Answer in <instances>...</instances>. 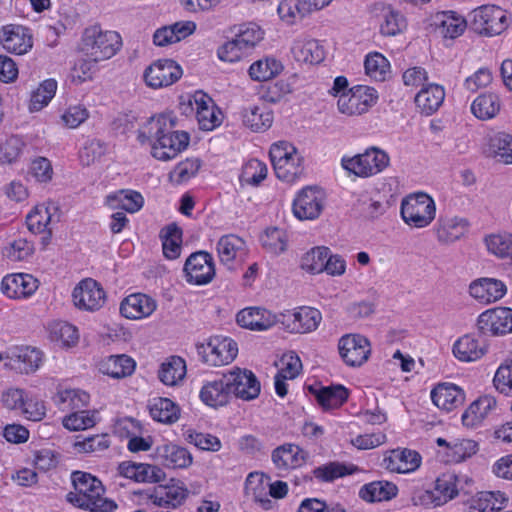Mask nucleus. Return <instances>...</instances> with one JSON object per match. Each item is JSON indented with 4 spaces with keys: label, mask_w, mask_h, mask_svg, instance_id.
<instances>
[{
    "label": "nucleus",
    "mask_w": 512,
    "mask_h": 512,
    "mask_svg": "<svg viewBox=\"0 0 512 512\" xmlns=\"http://www.w3.org/2000/svg\"><path fill=\"white\" fill-rule=\"evenodd\" d=\"M174 121L166 115L151 117L138 131L140 143L151 144L152 156L158 160L168 161L185 150L190 136L187 132L174 130Z\"/></svg>",
    "instance_id": "nucleus-1"
},
{
    "label": "nucleus",
    "mask_w": 512,
    "mask_h": 512,
    "mask_svg": "<svg viewBox=\"0 0 512 512\" xmlns=\"http://www.w3.org/2000/svg\"><path fill=\"white\" fill-rule=\"evenodd\" d=\"M75 492L67 494V500L74 506L91 512H113L117 504L104 498V486L102 482L82 471H74L71 475Z\"/></svg>",
    "instance_id": "nucleus-2"
},
{
    "label": "nucleus",
    "mask_w": 512,
    "mask_h": 512,
    "mask_svg": "<svg viewBox=\"0 0 512 512\" xmlns=\"http://www.w3.org/2000/svg\"><path fill=\"white\" fill-rule=\"evenodd\" d=\"M122 47V38L116 31L104 30L99 25L87 27L81 37L80 51L94 61L114 57Z\"/></svg>",
    "instance_id": "nucleus-3"
},
{
    "label": "nucleus",
    "mask_w": 512,
    "mask_h": 512,
    "mask_svg": "<svg viewBox=\"0 0 512 512\" xmlns=\"http://www.w3.org/2000/svg\"><path fill=\"white\" fill-rule=\"evenodd\" d=\"M269 155L278 179L292 183L303 175V157L292 144L286 141L274 143Z\"/></svg>",
    "instance_id": "nucleus-4"
},
{
    "label": "nucleus",
    "mask_w": 512,
    "mask_h": 512,
    "mask_svg": "<svg viewBox=\"0 0 512 512\" xmlns=\"http://www.w3.org/2000/svg\"><path fill=\"white\" fill-rule=\"evenodd\" d=\"M434 200L426 193L407 196L401 203V216L406 224L415 228L427 227L435 218Z\"/></svg>",
    "instance_id": "nucleus-5"
},
{
    "label": "nucleus",
    "mask_w": 512,
    "mask_h": 512,
    "mask_svg": "<svg viewBox=\"0 0 512 512\" xmlns=\"http://www.w3.org/2000/svg\"><path fill=\"white\" fill-rule=\"evenodd\" d=\"M509 24L508 13L496 5H483L471 12V25L480 35H500Z\"/></svg>",
    "instance_id": "nucleus-6"
},
{
    "label": "nucleus",
    "mask_w": 512,
    "mask_h": 512,
    "mask_svg": "<svg viewBox=\"0 0 512 512\" xmlns=\"http://www.w3.org/2000/svg\"><path fill=\"white\" fill-rule=\"evenodd\" d=\"M197 353L202 361L211 366H222L231 363L238 353L237 343L228 337L213 336L206 343L196 345Z\"/></svg>",
    "instance_id": "nucleus-7"
},
{
    "label": "nucleus",
    "mask_w": 512,
    "mask_h": 512,
    "mask_svg": "<svg viewBox=\"0 0 512 512\" xmlns=\"http://www.w3.org/2000/svg\"><path fill=\"white\" fill-rule=\"evenodd\" d=\"M378 100L377 91L369 86L356 85L347 93L339 96L338 110L347 116H358L366 113Z\"/></svg>",
    "instance_id": "nucleus-8"
},
{
    "label": "nucleus",
    "mask_w": 512,
    "mask_h": 512,
    "mask_svg": "<svg viewBox=\"0 0 512 512\" xmlns=\"http://www.w3.org/2000/svg\"><path fill=\"white\" fill-rule=\"evenodd\" d=\"M476 326L481 335L500 336L512 333V308L488 309L478 316Z\"/></svg>",
    "instance_id": "nucleus-9"
},
{
    "label": "nucleus",
    "mask_w": 512,
    "mask_h": 512,
    "mask_svg": "<svg viewBox=\"0 0 512 512\" xmlns=\"http://www.w3.org/2000/svg\"><path fill=\"white\" fill-rule=\"evenodd\" d=\"M74 305L84 311L99 310L106 301V294L101 285L92 278L80 281L73 290Z\"/></svg>",
    "instance_id": "nucleus-10"
},
{
    "label": "nucleus",
    "mask_w": 512,
    "mask_h": 512,
    "mask_svg": "<svg viewBox=\"0 0 512 512\" xmlns=\"http://www.w3.org/2000/svg\"><path fill=\"white\" fill-rule=\"evenodd\" d=\"M186 280L190 284L205 285L215 276L213 257L206 251L192 253L184 265Z\"/></svg>",
    "instance_id": "nucleus-11"
},
{
    "label": "nucleus",
    "mask_w": 512,
    "mask_h": 512,
    "mask_svg": "<svg viewBox=\"0 0 512 512\" xmlns=\"http://www.w3.org/2000/svg\"><path fill=\"white\" fill-rule=\"evenodd\" d=\"M182 68L171 59L157 60L144 71L145 83L154 89L172 85L182 76Z\"/></svg>",
    "instance_id": "nucleus-12"
},
{
    "label": "nucleus",
    "mask_w": 512,
    "mask_h": 512,
    "mask_svg": "<svg viewBox=\"0 0 512 512\" xmlns=\"http://www.w3.org/2000/svg\"><path fill=\"white\" fill-rule=\"evenodd\" d=\"M339 354L351 367L361 366L371 353L369 340L360 334H346L338 343Z\"/></svg>",
    "instance_id": "nucleus-13"
},
{
    "label": "nucleus",
    "mask_w": 512,
    "mask_h": 512,
    "mask_svg": "<svg viewBox=\"0 0 512 512\" xmlns=\"http://www.w3.org/2000/svg\"><path fill=\"white\" fill-rule=\"evenodd\" d=\"M324 207V195L313 186L303 188L293 201V213L300 220H313L319 217Z\"/></svg>",
    "instance_id": "nucleus-14"
},
{
    "label": "nucleus",
    "mask_w": 512,
    "mask_h": 512,
    "mask_svg": "<svg viewBox=\"0 0 512 512\" xmlns=\"http://www.w3.org/2000/svg\"><path fill=\"white\" fill-rule=\"evenodd\" d=\"M279 321L291 333H308L317 329L322 316L319 310L311 307H301L294 312L280 315Z\"/></svg>",
    "instance_id": "nucleus-15"
},
{
    "label": "nucleus",
    "mask_w": 512,
    "mask_h": 512,
    "mask_svg": "<svg viewBox=\"0 0 512 512\" xmlns=\"http://www.w3.org/2000/svg\"><path fill=\"white\" fill-rule=\"evenodd\" d=\"M230 393L242 400L255 399L260 393V382L249 370L236 368L226 374Z\"/></svg>",
    "instance_id": "nucleus-16"
},
{
    "label": "nucleus",
    "mask_w": 512,
    "mask_h": 512,
    "mask_svg": "<svg viewBox=\"0 0 512 512\" xmlns=\"http://www.w3.org/2000/svg\"><path fill=\"white\" fill-rule=\"evenodd\" d=\"M216 250L220 262L230 270L241 264L247 255L246 242L234 234L222 236L217 242Z\"/></svg>",
    "instance_id": "nucleus-17"
},
{
    "label": "nucleus",
    "mask_w": 512,
    "mask_h": 512,
    "mask_svg": "<svg viewBox=\"0 0 512 512\" xmlns=\"http://www.w3.org/2000/svg\"><path fill=\"white\" fill-rule=\"evenodd\" d=\"M507 293L506 284L499 279L482 277L469 285V294L481 304H491L502 299Z\"/></svg>",
    "instance_id": "nucleus-18"
},
{
    "label": "nucleus",
    "mask_w": 512,
    "mask_h": 512,
    "mask_svg": "<svg viewBox=\"0 0 512 512\" xmlns=\"http://www.w3.org/2000/svg\"><path fill=\"white\" fill-rule=\"evenodd\" d=\"M139 494L145 495L156 506L175 509L185 501L188 496V490L183 486L177 485L158 486Z\"/></svg>",
    "instance_id": "nucleus-19"
},
{
    "label": "nucleus",
    "mask_w": 512,
    "mask_h": 512,
    "mask_svg": "<svg viewBox=\"0 0 512 512\" xmlns=\"http://www.w3.org/2000/svg\"><path fill=\"white\" fill-rule=\"evenodd\" d=\"M421 456L410 449H394L386 455L382 466L390 472L410 473L419 468Z\"/></svg>",
    "instance_id": "nucleus-20"
},
{
    "label": "nucleus",
    "mask_w": 512,
    "mask_h": 512,
    "mask_svg": "<svg viewBox=\"0 0 512 512\" xmlns=\"http://www.w3.org/2000/svg\"><path fill=\"white\" fill-rule=\"evenodd\" d=\"M38 288V281L30 274H12L2 279L1 291L9 298L19 299L32 295Z\"/></svg>",
    "instance_id": "nucleus-21"
},
{
    "label": "nucleus",
    "mask_w": 512,
    "mask_h": 512,
    "mask_svg": "<svg viewBox=\"0 0 512 512\" xmlns=\"http://www.w3.org/2000/svg\"><path fill=\"white\" fill-rule=\"evenodd\" d=\"M432 25L442 38L453 40L464 33L467 22L453 11H441L432 17Z\"/></svg>",
    "instance_id": "nucleus-22"
},
{
    "label": "nucleus",
    "mask_w": 512,
    "mask_h": 512,
    "mask_svg": "<svg viewBox=\"0 0 512 512\" xmlns=\"http://www.w3.org/2000/svg\"><path fill=\"white\" fill-rule=\"evenodd\" d=\"M57 208L51 204L37 205L26 217V224L28 229L34 234H44L42 237L43 245H47L51 239L52 231L49 227L52 222V211Z\"/></svg>",
    "instance_id": "nucleus-23"
},
{
    "label": "nucleus",
    "mask_w": 512,
    "mask_h": 512,
    "mask_svg": "<svg viewBox=\"0 0 512 512\" xmlns=\"http://www.w3.org/2000/svg\"><path fill=\"white\" fill-rule=\"evenodd\" d=\"M196 118L202 130L211 131L221 124V111L213 100L204 93L194 96Z\"/></svg>",
    "instance_id": "nucleus-24"
},
{
    "label": "nucleus",
    "mask_w": 512,
    "mask_h": 512,
    "mask_svg": "<svg viewBox=\"0 0 512 512\" xmlns=\"http://www.w3.org/2000/svg\"><path fill=\"white\" fill-rule=\"evenodd\" d=\"M156 309V302L146 294L135 293L127 296L120 304V313L127 319H141L150 316Z\"/></svg>",
    "instance_id": "nucleus-25"
},
{
    "label": "nucleus",
    "mask_w": 512,
    "mask_h": 512,
    "mask_svg": "<svg viewBox=\"0 0 512 512\" xmlns=\"http://www.w3.org/2000/svg\"><path fill=\"white\" fill-rule=\"evenodd\" d=\"M432 402L445 411H452L465 400L464 391L452 383H440L431 391Z\"/></svg>",
    "instance_id": "nucleus-26"
},
{
    "label": "nucleus",
    "mask_w": 512,
    "mask_h": 512,
    "mask_svg": "<svg viewBox=\"0 0 512 512\" xmlns=\"http://www.w3.org/2000/svg\"><path fill=\"white\" fill-rule=\"evenodd\" d=\"M237 323L250 330L264 331L279 321L270 311L262 308H245L238 312Z\"/></svg>",
    "instance_id": "nucleus-27"
},
{
    "label": "nucleus",
    "mask_w": 512,
    "mask_h": 512,
    "mask_svg": "<svg viewBox=\"0 0 512 512\" xmlns=\"http://www.w3.org/2000/svg\"><path fill=\"white\" fill-rule=\"evenodd\" d=\"M468 221L460 217H440L435 228L437 240L451 244L461 239L468 231Z\"/></svg>",
    "instance_id": "nucleus-28"
},
{
    "label": "nucleus",
    "mask_w": 512,
    "mask_h": 512,
    "mask_svg": "<svg viewBox=\"0 0 512 512\" xmlns=\"http://www.w3.org/2000/svg\"><path fill=\"white\" fill-rule=\"evenodd\" d=\"M226 374L221 378L206 382L200 391V399L208 406L218 408L228 404L231 393Z\"/></svg>",
    "instance_id": "nucleus-29"
},
{
    "label": "nucleus",
    "mask_w": 512,
    "mask_h": 512,
    "mask_svg": "<svg viewBox=\"0 0 512 512\" xmlns=\"http://www.w3.org/2000/svg\"><path fill=\"white\" fill-rule=\"evenodd\" d=\"M452 351L459 361L473 362L486 354L487 345L484 342H480L472 334H466L453 344Z\"/></svg>",
    "instance_id": "nucleus-30"
},
{
    "label": "nucleus",
    "mask_w": 512,
    "mask_h": 512,
    "mask_svg": "<svg viewBox=\"0 0 512 512\" xmlns=\"http://www.w3.org/2000/svg\"><path fill=\"white\" fill-rule=\"evenodd\" d=\"M157 456L164 466L173 469L187 468L193 462L192 455L186 448L173 443L159 446Z\"/></svg>",
    "instance_id": "nucleus-31"
},
{
    "label": "nucleus",
    "mask_w": 512,
    "mask_h": 512,
    "mask_svg": "<svg viewBox=\"0 0 512 512\" xmlns=\"http://www.w3.org/2000/svg\"><path fill=\"white\" fill-rule=\"evenodd\" d=\"M195 29L196 24L193 21L176 22L157 29L153 35V42L157 46H167L191 35Z\"/></svg>",
    "instance_id": "nucleus-32"
},
{
    "label": "nucleus",
    "mask_w": 512,
    "mask_h": 512,
    "mask_svg": "<svg viewBox=\"0 0 512 512\" xmlns=\"http://www.w3.org/2000/svg\"><path fill=\"white\" fill-rule=\"evenodd\" d=\"M496 404V399L493 396L479 397L463 413V425L470 428L478 426L496 408Z\"/></svg>",
    "instance_id": "nucleus-33"
},
{
    "label": "nucleus",
    "mask_w": 512,
    "mask_h": 512,
    "mask_svg": "<svg viewBox=\"0 0 512 512\" xmlns=\"http://www.w3.org/2000/svg\"><path fill=\"white\" fill-rule=\"evenodd\" d=\"M272 461L280 470H288L301 466L305 462V453L297 445L284 444L272 452Z\"/></svg>",
    "instance_id": "nucleus-34"
},
{
    "label": "nucleus",
    "mask_w": 512,
    "mask_h": 512,
    "mask_svg": "<svg viewBox=\"0 0 512 512\" xmlns=\"http://www.w3.org/2000/svg\"><path fill=\"white\" fill-rule=\"evenodd\" d=\"M292 55L297 62L317 64L324 59V51L317 40L297 39L291 48Z\"/></svg>",
    "instance_id": "nucleus-35"
},
{
    "label": "nucleus",
    "mask_w": 512,
    "mask_h": 512,
    "mask_svg": "<svg viewBox=\"0 0 512 512\" xmlns=\"http://www.w3.org/2000/svg\"><path fill=\"white\" fill-rule=\"evenodd\" d=\"M106 205L115 210L121 209L129 213L139 211L144 204L143 196L134 190H119L109 194L105 199Z\"/></svg>",
    "instance_id": "nucleus-36"
},
{
    "label": "nucleus",
    "mask_w": 512,
    "mask_h": 512,
    "mask_svg": "<svg viewBox=\"0 0 512 512\" xmlns=\"http://www.w3.org/2000/svg\"><path fill=\"white\" fill-rule=\"evenodd\" d=\"M445 98L444 88L437 84L423 87L415 96V104L426 115L439 109Z\"/></svg>",
    "instance_id": "nucleus-37"
},
{
    "label": "nucleus",
    "mask_w": 512,
    "mask_h": 512,
    "mask_svg": "<svg viewBox=\"0 0 512 512\" xmlns=\"http://www.w3.org/2000/svg\"><path fill=\"white\" fill-rule=\"evenodd\" d=\"M2 45L9 53L22 55L32 48V37L26 28L16 26L4 31Z\"/></svg>",
    "instance_id": "nucleus-38"
},
{
    "label": "nucleus",
    "mask_w": 512,
    "mask_h": 512,
    "mask_svg": "<svg viewBox=\"0 0 512 512\" xmlns=\"http://www.w3.org/2000/svg\"><path fill=\"white\" fill-rule=\"evenodd\" d=\"M12 365L23 373L36 371L42 362V353L31 347H16L11 350Z\"/></svg>",
    "instance_id": "nucleus-39"
},
{
    "label": "nucleus",
    "mask_w": 512,
    "mask_h": 512,
    "mask_svg": "<svg viewBox=\"0 0 512 512\" xmlns=\"http://www.w3.org/2000/svg\"><path fill=\"white\" fill-rule=\"evenodd\" d=\"M397 486L389 481H374L364 485L359 496L367 502L389 501L397 495Z\"/></svg>",
    "instance_id": "nucleus-40"
},
{
    "label": "nucleus",
    "mask_w": 512,
    "mask_h": 512,
    "mask_svg": "<svg viewBox=\"0 0 512 512\" xmlns=\"http://www.w3.org/2000/svg\"><path fill=\"white\" fill-rule=\"evenodd\" d=\"M243 123L254 132H263L273 123V112L266 107L251 106L242 113Z\"/></svg>",
    "instance_id": "nucleus-41"
},
{
    "label": "nucleus",
    "mask_w": 512,
    "mask_h": 512,
    "mask_svg": "<svg viewBox=\"0 0 512 512\" xmlns=\"http://www.w3.org/2000/svg\"><path fill=\"white\" fill-rule=\"evenodd\" d=\"M135 361L127 355H113L104 360L100 371L113 378H123L133 373Z\"/></svg>",
    "instance_id": "nucleus-42"
},
{
    "label": "nucleus",
    "mask_w": 512,
    "mask_h": 512,
    "mask_svg": "<svg viewBox=\"0 0 512 512\" xmlns=\"http://www.w3.org/2000/svg\"><path fill=\"white\" fill-rule=\"evenodd\" d=\"M310 390L315 394L319 405L325 409H335L343 405L348 398V390L342 385L323 387L319 390Z\"/></svg>",
    "instance_id": "nucleus-43"
},
{
    "label": "nucleus",
    "mask_w": 512,
    "mask_h": 512,
    "mask_svg": "<svg viewBox=\"0 0 512 512\" xmlns=\"http://www.w3.org/2000/svg\"><path fill=\"white\" fill-rule=\"evenodd\" d=\"M163 254L167 259L173 260L180 256L182 244V230L175 223L164 227L160 232Z\"/></svg>",
    "instance_id": "nucleus-44"
},
{
    "label": "nucleus",
    "mask_w": 512,
    "mask_h": 512,
    "mask_svg": "<svg viewBox=\"0 0 512 512\" xmlns=\"http://www.w3.org/2000/svg\"><path fill=\"white\" fill-rule=\"evenodd\" d=\"M487 251L500 259L512 258V233L499 232L486 235L483 239Z\"/></svg>",
    "instance_id": "nucleus-45"
},
{
    "label": "nucleus",
    "mask_w": 512,
    "mask_h": 512,
    "mask_svg": "<svg viewBox=\"0 0 512 512\" xmlns=\"http://www.w3.org/2000/svg\"><path fill=\"white\" fill-rule=\"evenodd\" d=\"M186 374L185 361L179 356H171L162 363L159 379L168 386L176 385Z\"/></svg>",
    "instance_id": "nucleus-46"
},
{
    "label": "nucleus",
    "mask_w": 512,
    "mask_h": 512,
    "mask_svg": "<svg viewBox=\"0 0 512 512\" xmlns=\"http://www.w3.org/2000/svg\"><path fill=\"white\" fill-rule=\"evenodd\" d=\"M149 411L154 420L162 423H174L179 418L177 405L168 398H154Z\"/></svg>",
    "instance_id": "nucleus-47"
},
{
    "label": "nucleus",
    "mask_w": 512,
    "mask_h": 512,
    "mask_svg": "<svg viewBox=\"0 0 512 512\" xmlns=\"http://www.w3.org/2000/svg\"><path fill=\"white\" fill-rule=\"evenodd\" d=\"M358 470L353 464H344L340 462H329L313 470V475L321 482H332L346 475H351Z\"/></svg>",
    "instance_id": "nucleus-48"
},
{
    "label": "nucleus",
    "mask_w": 512,
    "mask_h": 512,
    "mask_svg": "<svg viewBox=\"0 0 512 512\" xmlns=\"http://www.w3.org/2000/svg\"><path fill=\"white\" fill-rule=\"evenodd\" d=\"M90 396L79 389H65L57 393L56 402L63 411L82 410L87 407Z\"/></svg>",
    "instance_id": "nucleus-49"
},
{
    "label": "nucleus",
    "mask_w": 512,
    "mask_h": 512,
    "mask_svg": "<svg viewBox=\"0 0 512 512\" xmlns=\"http://www.w3.org/2000/svg\"><path fill=\"white\" fill-rule=\"evenodd\" d=\"M48 331L50 339L63 346H73L79 339L77 328L65 321H53L49 324Z\"/></svg>",
    "instance_id": "nucleus-50"
},
{
    "label": "nucleus",
    "mask_w": 512,
    "mask_h": 512,
    "mask_svg": "<svg viewBox=\"0 0 512 512\" xmlns=\"http://www.w3.org/2000/svg\"><path fill=\"white\" fill-rule=\"evenodd\" d=\"M99 421L97 410H77L63 418V426L71 431L85 430Z\"/></svg>",
    "instance_id": "nucleus-51"
},
{
    "label": "nucleus",
    "mask_w": 512,
    "mask_h": 512,
    "mask_svg": "<svg viewBox=\"0 0 512 512\" xmlns=\"http://www.w3.org/2000/svg\"><path fill=\"white\" fill-rule=\"evenodd\" d=\"M499 109V98L493 93L479 95L471 105L472 113L482 120L493 118Z\"/></svg>",
    "instance_id": "nucleus-52"
},
{
    "label": "nucleus",
    "mask_w": 512,
    "mask_h": 512,
    "mask_svg": "<svg viewBox=\"0 0 512 512\" xmlns=\"http://www.w3.org/2000/svg\"><path fill=\"white\" fill-rule=\"evenodd\" d=\"M478 451V443L471 439H455L448 445L447 461L460 463L472 457Z\"/></svg>",
    "instance_id": "nucleus-53"
},
{
    "label": "nucleus",
    "mask_w": 512,
    "mask_h": 512,
    "mask_svg": "<svg viewBox=\"0 0 512 512\" xmlns=\"http://www.w3.org/2000/svg\"><path fill=\"white\" fill-rule=\"evenodd\" d=\"M283 69L281 62L274 58H265L254 62L249 75L255 81H267L278 75Z\"/></svg>",
    "instance_id": "nucleus-54"
},
{
    "label": "nucleus",
    "mask_w": 512,
    "mask_h": 512,
    "mask_svg": "<svg viewBox=\"0 0 512 512\" xmlns=\"http://www.w3.org/2000/svg\"><path fill=\"white\" fill-rule=\"evenodd\" d=\"M330 249L325 246H318L306 252L302 258L300 266L303 270L310 274H320L325 269V258L328 256Z\"/></svg>",
    "instance_id": "nucleus-55"
},
{
    "label": "nucleus",
    "mask_w": 512,
    "mask_h": 512,
    "mask_svg": "<svg viewBox=\"0 0 512 512\" xmlns=\"http://www.w3.org/2000/svg\"><path fill=\"white\" fill-rule=\"evenodd\" d=\"M57 90V82L54 79H47L44 80L39 87L32 92L30 103H29V110L34 111H40L43 109L48 103L51 101V99L55 96Z\"/></svg>",
    "instance_id": "nucleus-56"
},
{
    "label": "nucleus",
    "mask_w": 512,
    "mask_h": 512,
    "mask_svg": "<svg viewBox=\"0 0 512 512\" xmlns=\"http://www.w3.org/2000/svg\"><path fill=\"white\" fill-rule=\"evenodd\" d=\"M304 7L303 0H283L279 3L277 12L281 20L292 25L309 14Z\"/></svg>",
    "instance_id": "nucleus-57"
},
{
    "label": "nucleus",
    "mask_w": 512,
    "mask_h": 512,
    "mask_svg": "<svg viewBox=\"0 0 512 512\" xmlns=\"http://www.w3.org/2000/svg\"><path fill=\"white\" fill-rule=\"evenodd\" d=\"M366 74L376 81H384L390 72L388 60L380 53H371L364 62Z\"/></svg>",
    "instance_id": "nucleus-58"
},
{
    "label": "nucleus",
    "mask_w": 512,
    "mask_h": 512,
    "mask_svg": "<svg viewBox=\"0 0 512 512\" xmlns=\"http://www.w3.org/2000/svg\"><path fill=\"white\" fill-rule=\"evenodd\" d=\"M260 241L268 252L276 255L284 252L287 247L285 231L276 227L268 228L261 236Z\"/></svg>",
    "instance_id": "nucleus-59"
},
{
    "label": "nucleus",
    "mask_w": 512,
    "mask_h": 512,
    "mask_svg": "<svg viewBox=\"0 0 512 512\" xmlns=\"http://www.w3.org/2000/svg\"><path fill=\"white\" fill-rule=\"evenodd\" d=\"M199 168L200 162L198 159L187 158L175 166L170 172L169 177L174 183L181 184L195 176Z\"/></svg>",
    "instance_id": "nucleus-60"
},
{
    "label": "nucleus",
    "mask_w": 512,
    "mask_h": 512,
    "mask_svg": "<svg viewBox=\"0 0 512 512\" xmlns=\"http://www.w3.org/2000/svg\"><path fill=\"white\" fill-rule=\"evenodd\" d=\"M235 37L248 52L262 40L263 31L256 24L249 23L242 25Z\"/></svg>",
    "instance_id": "nucleus-61"
},
{
    "label": "nucleus",
    "mask_w": 512,
    "mask_h": 512,
    "mask_svg": "<svg viewBox=\"0 0 512 512\" xmlns=\"http://www.w3.org/2000/svg\"><path fill=\"white\" fill-rule=\"evenodd\" d=\"M368 157L367 151L354 155L352 157L344 156L341 160V165L348 173L354 174L357 177L367 178L368 172Z\"/></svg>",
    "instance_id": "nucleus-62"
},
{
    "label": "nucleus",
    "mask_w": 512,
    "mask_h": 512,
    "mask_svg": "<svg viewBox=\"0 0 512 512\" xmlns=\"http://www.w3.org/2000/svg\"><path fill=\"white\" fill-rule=\"evenodd\" d=\"M267 166L258 159H252L247 162L243 168V179L254 186L259 185L267 177Z\"/></svg>",
    "instance_id": "nucleus-63"
},
{
    "label": "nucleus",
    "mask_w": 512,
    "mask_h": 512,
    "mask_svg": "<svg viewBox=\"0 0 512 512\" xmlns=\"http://www.w3.org/2000/svg\"><path fill=\"white\" fill-rule=\"evenodd\" d=\"M496 157L505 164H512V135L500 133L492 143Z\"/></svg>",
    "instance_id": "nucleus-64"
}]
</instances>
